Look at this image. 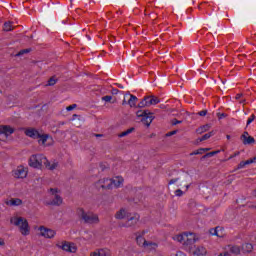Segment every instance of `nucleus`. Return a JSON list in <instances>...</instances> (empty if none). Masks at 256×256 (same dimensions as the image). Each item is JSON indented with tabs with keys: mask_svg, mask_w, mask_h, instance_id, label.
I'll list each match as a JSON object with an SVG mask.
<instances>
[{
	"mask_svg": "<svg viewBox=\"0 0 256 256\" xmlns=\"http://www.w3.org/2000/svg\"><path fill=\"white\" fill-rule=\"evenodd\" d=\"M29 166L33 167L34 169H41L45 167L49 171H55L57 167H59V162L53 161L49 162L47 157L43 154H34L29 158Z\"/></svg>",
	"mask_w": 256,
	"mask_h": 256,
	"instance_id": "1",
	"label": "nucleus"
},
{
	"mask_svg": "<svg viewBox=\"0 0 256 256\" xmlns=\"http://www.w3.org/2000/svg\"><path fill=\"white\" fill-rule=\"evenodd\" d=\"M76 215L81 223L88 225H97L99 223V216L93 212L85 211L83 208H78Z\"/></svg>",
	"mask_w": 256,
	"mask_h": 256,
	"instance_id": "2",
	"label": "nucleus"
},
{
	"mask_svg": "<svg viewBox=\"0 0 256 256\" xmlns=\"http://www.w3.org/2000/svg\"><path fill=\"white\" fill-rule=\"evenodd\" d=\"M11 225H15L20 230L21 235H29L31 229L29 228V222L23 217L13 216L10 218Z\"/></svg>",
	"mask_w": 256,
	"mask_h": 256,
	"instance_id": "3",
	"label": "nucleus"
},
{
	"mask_svg": "<svg viewBox=\"0 0 256 256\" xmlns=\"http://www.w3.org/2000/svg\"><path fill=\"white\" fill-rule=\"evenodd\" d=\"M175 240L179 243H182V245L188 247V249L191 251L193 249V246L197 242V236L195 235V233L184 232L183 234L177 235L175 237Z\"/></svg>",
	"mask_w": 256,
	"mask_h": 256,
	"instance_id": "4",
	"label": "nucleus"
},
{
	"mask_svg": "<svg viewBox=\"0 0 256 256\" xmlns=\"http://www.w3.org/2000/svg\"><path fill=\"white\" fill-rule=\"evenodd\" d=\"M137 117H142V123L146 125V127H149L151 123H153V119H155V116H153V113L149 112L148 110H139L136 112Z\"/></svg>",
	"mask_w": 256,
	"mask_h": 256,
	"instance_id": "5",
	"label": "nucleus"
},
{
	"mask_svg": "<svg viewBox=\"0 0 256 256\" xmlns=\"http://www.w3.org/2000/svg\"><path fill=\"white\" fill-rule=\"evenodd\" d=\"M50 193L52 195V201L50 202V205H56L57 207H59V205L63 204V198L61 197V194H59V189L51 188Z\"/></svg>",
	"mask_w": 256,
	"mask_h": 256,
	"instance_id": "6",
	"label": "nucleus"
},
{
	"mask_svg": "<svg viewBox=\"0 0 256 256\" xmlns=\"http://www.w3.org/2000/svg\"><path fill=\"white\" fill-rule=\"evenodd\" d=\"M56 247H58V249H62V251H66L67 253H76L77 251L75 244L67 241H63L61 244H56Z\"/></svg>",
	"mask_w": 256,
	"mask_h": 256,
	"instance_id": "7",
	"label": "nucleus"
},
{
	"mask_svg": "<svg viewBox=\"0 0 256 256\" xmlns=\"http://www.w3.org/2000/svg\"><path fill=\"white\" fill-rule=\"evenodd\" d=\"M38 231H40L41 237H44L45 239H53L55 235H57V232L53 229H49L45 226H40L38 228Z\"/></svg>",
	"mask_w": 256,
	"mask_h": 256,
	"instance_id": "8",
	"label": "nucleus"
},
{
	"mask_svg": "<svg viewBox=\"0 0 256 256\" xmlns=\"http://www.w3.org/2000/svg\"><path fill=\"white\" fill-rule=\"evenodd\" d=\"M28 170L24 166H18L13 170L12 175L15 179H25L27 177Z\"/></svg>",
	"mask_w": 256,
	"mask_h": 256,
	"instance_id": "9",
	"label": "nucleus"
},
{
	"mask_svg": "<svg viewBox=\"0 0 256 256\" xmlns=\"http://www.w3.org/2000/svg\"><path fill=\"white\" fill-rule=\"evenodd\" d=\"M139 219H141V216L139 214L135 213L132 216L128 218L125 224H123L121 227H135L136 223H139Z\"/></svg>",
	"mask_w": 256,
	"mask_h": 256,
	"instance_id": "10",
	"label": "nucleus"
},
{
	"mask_svg": "<svg viewBox=\"0 0 256 256\" xmlns=\"http://www.w3.org/2000/svg\"><path fill=\"white\" fill-rule=\"evenodd\" d=\"M98 187L102 189H113V180L112 178H103L98 181Z\"/></svg>",
	"mask_w": 256,
	"mask_h": 256,
	"instance_id": "11",
	"label": "nucleus"
},
{
	"mask_svg": "<svg viewBox=\"0 0 256 256\" xmlns=\"http://www.w3.org/2000/svg\"><path fill=\"white\" fill-rule=\"evenodd\" d=\"M15 133V129L9 125H0V135H5V137H9V135H13Z\"/></svg>",
	"mask_w": 256,
	"mask_h": 256,
	"instance_id": "12",
	"label": "nucleus"
},
{
	"mask_svg": "<svg viewBox=\"0 0 256 256\" xmlns=\"http://www.w3.org/2000/svg\"><path fill=\"white\" fill-rule=\"evenodd\" d=\"M145 233H147L146 230L136 233V242L139 245V247H145V245L147 244V240L143 238V235H145Z\"/></svg>",
	"mask_w": 256,
	"mask_h": 256,
	"instance_id": "13",
	"label": "nucleus"
},
{
	"mask_svg": "<svg viewBox=\"0 0 256 256\" xmlns=\"http://www.w3.org/2000/svg\"><path fill=\"white\" fill-rule=\"evenodd\" d=\"M113 253L107 248L98 249L90 253V256H112Z\"/></svg>",
	"mask_w": 256,
	"mask_h": 256,
	"instance_id": "14",
	"label": "nucleus"
},
{
	"mask_svg": "<svg viewBox=\"0 0 256 256\" xmlns=\"http://www.w3.org/2000/svg\"><path fill=\"white\" fill-rule=\"evenodd\" d=\"M241 141L243 145H251L252 143H255V138H253V136H250L249 132H244L241 135Z\"/></svg>",
	"mask_w": 256,
	"mask_h": 256,
	"instance_id": "15",
	"label": "nucleus"
},
{
	"mask_svg": "<svg viewBox=\"0 0 256 256\" xmlns=\"http://www.w3.org/2000/svg\"><path fill=\"white\" fill-rule=\"evenodd\" d=\"M25 135L31 137V139H39L40 133L35 128H28L25 130Z\"/></svg>",
	"mask_w": 256,
	"mask_h": 256,
	"instance_id": "16",
	"label": "nucleus"
},
{
	"mask_svg": "<svg viewBox=\"0 0 256 256\" xmlns=\"http://www.w3.org/2000/svg\"><path fill=\"white\" fill-rule=\"evenodd\" d=\"M126 217H129V212L125 208H121L118 210L115 214V219H125Z\"/></svg>",
	"mask_w": 256,
	"mask_h": 256,
	"instance_id": "17",
	"label": "nucleus"
},
{
	"mask_svg": "<svg viewBox=\"0 0 256 256\" xmlns=\"http://www.w3.org/2000/svg\"><path fill=\"white\" fill-rule=\"evenodd\" d=\"M125 180L121 176H115L112 178V187H115L116 189L121 187L123 185V182Z\"/></svg>",
	"mask_w": 256,
	"mask_h": 256,
	"instance_id": "18",
	"label": "nucleus"
},
{
	"mask_svg": "<svg viewBox=\"0 0 256 256\" xmlns=\"http://www.w3.org/2000/svg\"><path fill=\"white\" fill-rule=\"evenodd\" d=\"M145 98L148 107H151V105H157L160 102L157 96H146Z\"/></svg>",
	"mask_w": 256,
	"mask_h": 256,
	"instance_id": "19",
	"label": "nucleus"
},
{
	"mask_svg": "<svg viewBox=\"0 0 256 256\" xmlns=\"http://www.w3.org/2000/svg\"><path fill=\"white\" fill-rule=\"evenodd\" d=\"M6 205H10V207H19V205H23V200L19 198H12L6 202Z\"/></svg>",
	"mask_w": 256,
	"mask_h": 256,
	"instance_id": "20",
	"label": "nucleus"
},
{
	"mask_svg": "<svg viewBox=\"0 0 256 256\" xmlns=\"http://www.w3.org/2000/svg\"><path fill=\"white\" fill-rule=\"evenodd\" d=\"M193 255H207V249L203 246H198L195 248V250L192 251Z\"/></svg>",
	"mask_w": 256,
	"mask_h": 256,
	"instance_id": "21",
	"label": "nucleus"
},
{
	"mask_svg": "<svg viewBox=\"0 0 256 256\" xmlns=\"http://www.w3.org/2000/svg\"><path fill=\"white\" fill-rule=\"evenodd\" d=\"M210 235H216V237H223V228L216 227L210 229Z\"/></svg>",
	"mask_w": 256,
	"mask_h": 256,
	"instance_id": "22",
	"label": "nucleus"
},
{
	"mask_svg": "<svg viewBox=\"0 0 256 256\" xmlns=\"http://www.w3.org/2000/svg\"><path fill=\"white\" fill-rule=\"evenodd\" d=\"M228 249L233 255H239L241 253V248L237 245H229Z\"/></svg>",
	"mask_w": 256,
	"mask_h": 256,
	"instance_id": "23",
	"label": "nucleus"
},
{
	"mask_svg": "<svg viewBox=\"0 0 256 256\" xmlns=\"http://www.w3.org/2000/svg\"><path fill=\"white\" fill-rule=\"evenodd\" d=\"M144 249H146L147 251H153L155 249H157V243L155 242H146Z\"/></svg>",
	"mask_w": 256,
	"mask_h": 256,
	"instance_id": "24",
	"label": "nucleus"
},
{
	"mask_svg": "<svg viewBox=\"0 0 256 256\" xmlns=\"http://www.w3.org/2000/svg\"><path fill=\"white\" fill-rule=\"evenodd\" d=\"M38 139H39L38 140L39 145H45V143H47V140L49 139V135L48 134H40Z\"/></svg>",
	"mask_w": 256,
	"mask_h": 256,
	"instance_id": "25",
	"label": "nucleus"
},
{
	"mask_svg": "<svg viewBox=\"0 0 256 256\" xmlns=\"http://www.w3.org/2000/svg\"><path fill=\"white\" fill-rule=\"evenodd\" d=\"M242 251L244 253H251L253 251V244L251 243H246L242 246Z\"/></svg>",
	"mask_w": 256,
	"mask_h": 256,
	"instance_id": "26",
	"label": "nucleus"
},
{
	"mask_svg": "<svg viewBox=\"0 0 256 256\" xmlns=\"http://www.w3.org/2000/svg\"><path fill=\"white\" fill-rule=\"evenodd\" d=\"M137 97L135 95H130V99L128 100V105L130 107H135V105H137Z\"/></svg>",
	"mask_w": 256,
	"mask_h": 256,
	"instance_id": "27",
	"label": "nucleus"
},
{
	"mask_svg": "<svg viewBox=\"0 0 256 256\" xmlns=\"http://www.w3.org/2000/svg\"><path fill=\"white\" fill-rule=\"evenodd\" d=\"M209 129H211V125L206 124V125L201 126L200 128H198L196 131H197V133L201 134V133H205L206 131H209Z\"/></svg>",
	"mask_w": 256,
	"mask_h": 256,
	"instance_id": "28",
	"label": "nucleus"
},
{
	"mask_svg": "<svg viewBox=\"0 0 256 256\" xmlns=\"http://www.w3.org/2000/svg\"><path fill=\"white\" fill-rule=\"evenodd\" d=\"M13 22H5L3 26L4 31H13Z\"/></svg>",
	"mask_w": 256,
	"mask_h": 256,
	"instance_id": "29",
	"label": "nucleus"
},
{
	"mask_svg": "<svg viewBox=\"0 0 256 256\" xmlns=\"http://www.w3.org/2000/svg\"><path fill=\"white\" fill-rule=\"evenodd\" d=\"M135 131V128H130L118 135V137H127V135H131Z\"/></svg>",
	"mask_w": 256,
	"mask_h": 256,
	"instance_id": "30",
	"label": "nucleus"
},
{
	"mask_svg": "<svg viewBox=\"0 0 256 256\" xmlns=\"http://www.w3.org/2000/svg\"><path fill=\"white\" fill-rule=\"evenodd\" d=\"M211 137H213V132H209L207 134H204L201 138H200V142L202 141H207V139H211Z\"/></svg>",
	"mask_w": 256,
	"mask_h": 256,
	"instance_id": "31",
	"label": "nucleus"
},
{
	"mask_svg": "<svg viewBox=\"0 0 256 256\" xmlns=\"http://www.w3.org/2000/svg\"><path fill=\"white\" fill-rule=\"evenodd\" d=\"M57 83V78L55 76L51 77L49 80H48V86L49 87H53V85H55Z\"/></svg>",
	"mask_w": 256,
	"mask_h": 256,
	"instance_id": "32",
	"label": "nucleus"
},
{
	"mask_svg": "<svg viewBox=\"0 0 256 256\" xmlns=\"http://www.w3.org/2000/svg\"><path fill=\"white\" fill-rule=\"evenodd\" d=\"M217 153H219V151L208 152L204 156H202L201 159H207V157H214V155H217Z\"/></svg>",
	"mask_w": 256,
	"mask_h": 256,
	"instance_id": "33",
	"label": "nucleus"
},
{
	"mask_svg": "<svg viewBox=\"0 0 256 256\" xmlns=\"http://www.w3.org/2000/svg\"><path fill=\"white\" fill-rule=\"evenodd\" d=\"M138 107L141 109L143 107H149L147 104V99L144 97V99L138 104Z\"/></svg>",
	"mask_w": 256,
	"mask_h": 256,
	"instance_id": "34",
	"label": "nucleus"
},
{
	"mask_svg": "<svg viewBox=\"0 0 256 256\" xmlns=\"http://www.w3.org/2000/svg\"><path fill=\"white\" fill-rule=\"evenodd\" d=\"M31 49H23L16 54V57H21V55H25V53H30Z\"/></svg>",
	"mask_w": 256,
	"mask_h": 256,
	"instance_id": "35",
	"label": "nucleus"
},
{
	"mask_svg": "<svg viewBox=\"0 0 256 256\" xmlns=\"http://www.w3.org/2000/svg\"><path fill=\"white\" fill-rule=\"evenodd\" d=\"M191 156L193 155H203V149L199 148L198 150L193 151L192 153H190Z\"/></svg>",
	"mask_w": 256,
	"mask_h": 256,
	"instance_id": "36",
	"label": "nucleus"
},
{
	"mask_svg": "<svg viewBox=\"0 0 256 256\" xmlns=\"http://www.w3.org/2000/svg\"><path fill=\"white\" fill-rule=\"evenodd\" d=\"M245 167H246L245 161H241V162L238 164V166H237V168L235 169V171H238V169H245Z\"/></svg>",
	"mask_w": 256,
	"mask_h": 256,
	"instance_id": "37",
	"label": "nucleus"
},
{
	"mask_svg": "<svg viewBox=\"0 0 256 256\" xmlns=\"http://www.w3.org/2000/svg\"><path fill=\"white\" fill-rule=\"evenodd\" d=\"M254 121H255V115L252 114V115L248 118V120H247V125H251V123L254 122Z\"/></svg>",
	"mask_w": 256,
	"mask_h": 256,
	"instance_id": "38",
	"label": "nucleus"
},
{
	"mask_svg": "<svg viewBox=\"0 0 256 256\" xmlns=\"http://www.w3.org/2000/svg\"><path fill=\"white\" fill-rule=\"evenodd\" d=\"M73 109H77V104H72V105L66 107L67 111H73Z\"/></svg>",
	"mask_w": 256,
	"mask_h": 256,
	"instance_id": "39",
	"label": "nucleus"
},
{
	"mask_svg": "<svg viewBox=\"0 0 256 256\" xmlns=\"http://www.w3.org/2000/svg\"><path fill=\"white\" fill-rule=\"evenodd\" d=\"M239 155H241V152L237 151V152H235L233 155H231V156L227 159V161H230V159H233V158H235V157H239Z\"/></svg>",
	"mask_w": 256,
	"mask_h": 256,
	"instance_id": "40",
	"label": "nucleus"
},
{
	"mask_svg": "<svg viewBox=\"0 0 256 256\" xmlns=\"http://www.w3.org/2000/svg\"><path fill=\"white\" fill-rule=\"evenodd\" d=\"M175 195H176V197H183V190L177 189V190L175 191Z\"/></svg>",
	"mask_w": 256,
	"mask_h": 256,
	"instance_id": "41",
	"label": "nucleus"
},
{
	"mask_svg": "<svg viewBox=\"0 0 256 256\" xmlns=\"http://www.w3.org/2000/svg\"><path fill=\"white\" fill-rule=\"evenodd\" d=\"M102 99H103V101H106V103H109L111 101V99H113V97L107 95V96H104Z\"/></svg>",
	"mask_w": 256,
	"mask_h": 256,
	"instance_id": "42",
	"label": "nucleus"
},
{
	"mask_svg": "<svg viewBox=\"0 0 256 256\" xmlns=\"http://www.w3.org/2000/svg\"><path fill=\"white\" fill-rule=\"evenodd\" d=\"M176 134H177V130H174V131L168 132L166 134V137H171V136L176 135Z\"/></svg>",
	"mask_w": 256,
	"mask_h": 256,
	"instance_id": "43",
	"label": "nucleus"
},
{
	"mask_svg": "<svg viewBox=\"0 0 256 256\" xmlns=\"http://www.w3.org/2000/svg\"><path fill=\"white\" fill-rule=\"evenodd\" d=\"M198 115H200V117H205V115H207V110H202L198 112Z\"/></svg>",
	"mask_w": 256,
	"mask_h": 256,
	"instance_id": "44",
	"label": "nucleus"
},
{
	"mask_svg": "<svg viewBox=\"0 0 256 256\" xmlns=\"http://www.w3.org/2000/svg\"><path fill=\"white\" fill-rule=\"evenodd\" d=\"M177 181H179V179H177V178L171 179L169 181V185H174V183H177Z\"/></svg>",
	"mask_w": 256,
	"mask_h": 256,
	"instance_id": "45",
	"label": "nucleus"
},
{
	"mask_svg": "<svg viewBox=\"0 0 256 256\" xmlns=\"http://www.w3.org/2000/svg\"><path fill=\"white\" fill-rule=\"evenodd\" d=\"M217 115L219 119H224V117H227L225 113H218Z\"/></svg>",
	"mask_w": 256,
	"mask_h": 256,
	"instance_id": "46",
	"label": "nucleus"
},
{
	"mask_svg": "<svg viewBox=\"0 0 256 256\" xmlns=\"http://www.w3.org/2000/svg\"><path fill=\"white\" fill-rule=\"evenodd\" d=\"M244 163L247 166V165L253 164V161L251 159H248V160L244 161Z\"/></svg>",
	"mask_w": 256,
	"mask_h": 256,
	"instance_id": "47",
	"label": "nucleus"
},
{
	"mask_svg": "<svg viewBox=\"0 0 256 256\" xmlns=\"http://www.w3.org/2000/svg\"><path fill=\"white\" fill-rule=\"evenodd\" d=\"M176 256H187V255H185L184 252L178 251V252L176 253Z\"/></svg>",
	"mask_w": 256,
	"mask_h": 256,
	"instance_id": "48",
	"label": "nucleus"
},
{
	"mask_svg": "<svg viewBox=\"0 0 256 256\" xmlns=\"http://www.w3.org/2000/svg\"><path fill=\"white\" fill-rule=\"evenodd\" d=\"M241 97H243V94H236V96H235V99H241Z\"/></svg>",
	"mask_w": 256,
	"mask_h": 256,
	"instance_id": "49",
	"label": "nucleus"
},
{
	"mask_svg": "<svg viewBox=\"0 0 256 256\" xmlns=\"http://www.w3.org/2000/svg\"><path fill=\"white\" fill-rule=\"evenodd\" d=\"M172 123H173V125H177V124L181 123V121H178L177 119H174Z\"/></svg>",
	"mask_w": 256,
	"mask_h": 256,
	"instance_id": "50",
	"label": "nucleus"
},
{
	"mask_svg": "<svg viewBox=\"0 0 256 256\" xmlns=\"http://www.w3.org/2000/svg\"><path fill=\"white\" fill-rule=\"evenodd\" d=\"M203 153H207V151H211V148H202Z\"/></svg>",
	"mask_w": 256,
	"mask_h": 256,
	"instance_id": "51",
	"label": "nucleus"
},
{
	"mask_svg": "<svg viewBox=\"0 0 256 256\" xmlns=\"http://www.w3.org/2000/svg\"><path fill=\"white\" fill-rule=\"evenodd\" d=\"M218 256H229V252L220 253Z\"/></svg>",
	"mask_w": 256,
	"mask_h": 256,
	"instance_id": "52",
	"label": "nucleus"
},
{
	"mask_svg": "<svg viewBox=\"0 0 256 256\" xmlns=\"http://www.w3.org/2000/svg\"><path fill=\"white\" fill-rule=\"evenodd\" d=\"M252 163H256V156L251 158Z\"/></svg>",
	"mask_w": 256,
	"mask_h": 256,
	"instance_id": "53",
	"label": "nucleus"
},
{
	"mask_svg": "<svg viewBox=\"0 0 256 256\" xmlns=\"http://www.w3.org/2000/svg\"><path fill=\"white\" fill-rule=\"evenodd\" d=\"M5 245V242L0 238V246Z\"/></svg>",
	"mask_w": 256,
	"mask_h": 256,
	"instance_id": "54",
	"label": "nucleus"
},
{
	"mask_svg": "<svg viewBox=\"0 0 256 256\" xmlns=\"http://www.w3.org/2000/svg\"><path fill=\"white\" fill-rule=\"evenodd\" d=\"M189 187H191V184L186 185V191L189 190Z\"/></svg>",
	"mask_w": 256,
	"mask_h": 256,
	"instance_id": "55",
	"label": "nucleus"
},
{
	"mask_svg": "<svg viewBox=\"0 0 256 256\" xmlns=\"http://www.w3.org/2000/svg\"><path fill=\"white\" fill-rule=\"evenodd\" d=\"M96 137H103V134H96Z\"/></svg>",
	"mask_w": 256,
	"mask_h": 256,
	"instance_id": "56",
	"label": "nucleus"
},
{
	"mask_svg": "<svg viewBox=\"0 0 256 256\" xmlns=\"http://www.w3.org/2000/svg\"><path fill=\"white\" fill-rule=\"evenodd\" d=\"M253 195L254 197H256V189L253 191Z\"/></svg>",
	"mask_w": 256,
	"mask_h": 256,
	"instance_id": "57",
	"label": "nucleus"
},
{
	"mask_svg": "<svg viewBox=\"0 0 256 256\" xmlns=\"http://www.w3.org/2000/svg\"><path fill=\"white\" fill-rule=\"evenodd\" d=\"M226 138H227V139H231V135H227Z\"/></svg>",
	"mask_w": 256,
	"mask_h": 256,
	"instance_id": "58",
	"label": "nucleus"
},
{
	"mask_svg": "<svg viewBox=\"0 0 256 256\" xmlns=\"http://www.w3.org/2000/svg\"><path fill=\"white\" fill-rule=\"evenodd\" d=\"M76 117H78L77 114H74V115H73V119H75Z\"/></svg>",
	"mask_w": 256,
	"mask_h": 256,
	"instance_id": "59",
	"label": "nucleus"
},
{
	"mask_svg": "<svg viewBox=\"0 0 256 256\" xmlns=\"http://www.w3.org/2000/svg\"><path fill=\"white\" fill-rule=\"evenodd\" d=\"M123 105H125V101L123 102Z\"/></svg>",
	"mask_w": 256,
	"mask_h": 256,
	"instance_id": "60",
	"label": "nucleus"
},
{
	"mask_svg": "<svg viewBox=\"0 0 256 256\" xmlns=\"http://www.w3.org/2000/svg\"><path fill=\"white\" fill-rule=\"evenodd\" d=\"M254 39H256V36H254Z\"/></svg>",
	"mask_w": 256,
	"mask_h": 256,
	"instance_id": "61",
	"label": "nucleus"
}]
</instances>
